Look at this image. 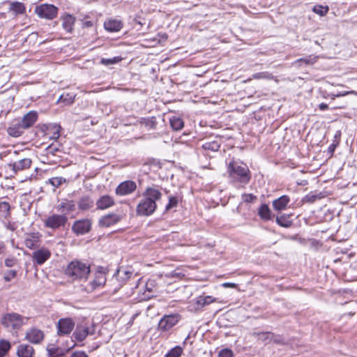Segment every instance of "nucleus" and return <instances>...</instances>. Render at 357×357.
Wrapping results in <instances>:
<instances>
[{"instance_id": "1a4fd4ad", "label": "nucleus", "mask_w": 357, "mask_h": 357, "mask_svg": "<svg viewBox=\"0 0 357 357\" xmlns=\"http://www.w3.org/2000/svg\"><path fill=\"white\" fill-rule=\"evenodd\" d=\"M92 222L89 219L76 220L73 226L72 231L77 235H84L90 231Z\"/></svg>"}, {"instance_id": "f257e3e1", "label": "nucleus", "mask_w": 357, "mask_h": 357, "mask_svg": "<svg viewBox=\"0 0 357 357\" xmlns=\"http://www.w3.org/2000/svg\"><path fill=\"white\" fill-rule=\"evenodd\" d=\"M143 198L138 203L136 214L139 216H149L157 208L156 202L162 197V193L156 188L148 187L142 193Z\"/></svg>"}, {"instance_id": "8fccbe9b", "label": "nucleus", "mask_w": 357, "mask_h": 357, "mask_svg": "<svg viewBox=\"0 0 357 357\" xmlns=\"http://www.w3.org/2000/svg\"><path fill=\"white\" fill-rule=\"evenodd\" d=\"M17 275V271L15 270H10L5 273L3 279L6 282H10L12 279Z\"/></svg>"}, {"instance_id": "a18cd8bd", "label": "nucleus", "mask_w": 357, "mask_h": 357, "mask_svg": "<svg viewBox=\"0 0 357 357\" xmlns=\"http://www.w3.org/2000/svg\"><path fill=\"white\" fill-rule=\"evenodd\" d=\"M121 60H122V58L120 56H114V57L110 58V59L102 58V59H101L100 63L105 66H110V65L117 63L119 61H121Z\"/></svg>"}, {"instance_id": "864d4df0", "label": "nucleus", "mask_w": 357, "mask_h": 357, "mask_svg": "<svg viewBox=\"0 0 357 357\" xmlns=\"http://www.w3.org/2000/svg\"><path fill=\"white\" fill-rule=\"evenodd\" d=\"M242 198L246 203H252L257 199V197L252 194H243Z\"/></svg>"}, {"instance_id": "c9c22d12", "label": "nucleus", "mask_w": 357, "mask_h": 357, "mask_svg": "<svg viewBox=\"0 0 357 357\" xmlns=\"http://www.w3.org/2000/svg\"><path fill=\"white\" fill-rule=\"evenodd\" d=\"M11 348L9 341L1 339L0 340V357H4Z\"/></svg>"}, {"instance_id": "e433bc0d", "label": "nucleus", "mask_w": 357, "mask_h": 357, "mask_svg": "<svg viewBox=\"0 0 357 357\" xmlns=\"http://www.w3.org/2000/svg\"><path fill=\"white\" fill-rule=\"evenodd\" d=\"M132 274V273L129 271L118 269L116 273V277L117 280H121L123 283L128 280Z\"/></svg>"}, {"instance_id": "20e7f679", "label": "nucleus", "mask_w": 357, "mask_h": 357, "mask_svg": "<svg viewBox=\"0 0 357 357\" xmlns=\"http://www.w3.org/2000/svg\"><path fill=\"white\" fill-rule=\"evenodd\" d=\"M24 317L15 312L6 313L1 319V325L10 333H17L24 324Z\"/></svg>"}, {"instance_id": "9d476101", "label": "nucleus", "mask_w": 357, "mask_h": 357, "mask_svg": "<svg viewBox=\"0 0 357 357\" xmlns=\"http://www.w3.org/2000/svg\"><path fill=\"white\" fill-rule=\"evenodd\" d=\"M179 319L180 316L178 314L165 315L159 321L158 328L162 331H167L175 326Z\"/></svg>"}, {"instance_id": "2eb2a0df", "label": "nucleus", "mask_w": 357, "mask_h": 357, "mask_svg": "<svg viewBox=\"0 0 357 357\" xmlns=\"http://www.w3.org/2000/svg\"><path fill=\"white\" fill-rule=\"evenodd\" d=\"M137 188L136 183L132 181H126L121 183L116 188V194L120 196L132 193Z\"/></svg>"}, {"instance_id": "4d7b16f0", "label": "nucleus", "mask_w": 357, "mask_h": 357, "mask_svg": "<svg viewBox=\"0 0 357 357\" xmlns=\"http://www.w3.org/2000/svg\"><path fill=\"white\" fill-rule=\"evenodd\" d=\"M70 357H89L84 351H75L72 354Z\"/></svg>"}, {"instance_id": "cd10ccee", "label": "nucleus", "mask_w": 357, "mask_h": 357, "mask_svg": "<svg viewBox=\"0 0 357 357\" xmlns=\"http://www.w3.org/2000/svg\"><path fill=\"white\" fill-rule=\"evenodd\" d=\"M258 215L260 218L264 221L271 220L273 218V214L266 204H262L258 210Z\"/></svg>"}, {"instance_id": "69168bd1", "label": "nucleus", "mask_w": 357, "mask_h": 357, "mask_svg": "<svg viewBox=\"0 0 357 357\" xmlns=\"http://www.w3.org/2000/svg\"><path fill=\"white\" fill-rule=\"evenodd\" d=\"M184 275L183 274H181V273H179V272H177L176 270L172 271L171 273V276L172 277H181V276H183Z\"/></svg>"}, {"instance_id": "13d9d810", "label": "nucleus", "mask_w": 357, "mask_h": 357, "mask_svg": "<svg viewBox=\"0 0 357 357\" xmlns=\"http://www.w3.org/2000/svg\"><path fill=\"white\" fill-rule=\"evenodd\" d=\"M93 25V22L91 20H84L82 22V26L85 28L91 27Z\"/></svg>"}, {"instance_id": "f03ea898", "label": "nucleus", "mask_w": 357, "mask_h": 357, "mask_svg": "<svg viewBox=\"0 0 357 357\" xmlns=\"http://www.w3.org/2000/svg\"><path fill=\"white\" fill-rule=\"evenodd\" d=\"M227 172L230 181L233 183L247 184L251 178L250 172L248 166L243 162L234 160L228 163Z\"/></svg>"}, {"instance_id": "3c124183", "label": "nucleus", "mask_w": 357, "mask_h": 357, "mask_svg": "<svg viewBox=\"0 0 357 357\" xmlns=\"http://www.w3.org/2000/svg\"><path fill=\"white\" fill-rule=\"evenodd\" d=\"M218 357H234V353L231 349L225 348L219 351Z\"/></svg>"}, {"instance_id": "5701e85b", "label": "nucleus", "mask_w": 357, "mask_h": 357, "mask_svg": "<svg viewBox=\"0 0 357 357\" xmlns=\"http://www.w3.org/2000/svg\"><path fill=\"white\" fill-rule=\"evenodd\" d=\"M62 21L61 26L67 33H72L73 31L75 17L70 14H66L61 17Z\"/></svg>"}, {"instance_id": "0e129e2a", "label": "nucleus", "mask_w": 357, "mask_h": 357, "mask_svg": "<svg viewBox=\"0 0 357 357\" xmlns=\"http://www.w3.org/2000/svg\"><path fill=\"white\" fill-rule=\"evenodd\" d=\"M318 107H319V109L321 111H324L328 108V105L326 103H324V102L320 103Z\"/></svg>"}, {"instance_id": "c756f323", "label": "nucleus", "mask_w": 357, "mask_h": 357, "mask_svg": "<svg viewBox=\"0 0 357 357\" xmlns=\"http://www.w3.org/2000/svg\"><path fill=\"white\" fill-rule=\"evenodd\" d=\"M252 335L257 337V340L261 341L265 344L271 342V332H254Z\"/></svg>"}, {"instance_id": "b1692460", "label": "nucleus", "mask_w": 357, "mask_h": 357, "mask_svg": "<svg viewBox=\"0 0 357 357\" xmlns=\"http://www.w3.org/2000/svg\"><path fill=\"white\" fill-rule=\"evenodd\" d=\"M290 198L288 195H282L273 201V208L274 210L281 211L287 208Z\"/></svg>"}, {"instance_id": "4468645a", "label": "nucleus", "mask_w": 357, "mask_h": 357, "mask_svg": "<svg viewBox=\"0 0 357 357\" xmlns=\"http://www.w3.org/2000/svg\"><path fill=\"white\" fill-rule=\"evenodd\" d=\"M26 129L19 119H14L7 128V133L13 137L22 136Z\"/></svg>"}, {"instance_id": "c85d7f7f", "label": "nucleus", "mask_w": 357, "mask_h": 357, "mask_svg": "<svg viewBox=\"0 0 357 357\" xmlns=\"http://www.w3.org/2000/svg\"><path fill=\"white\" fill-rule=\"evenodd\" d=\"M9 10L15 15H22L25 13L26 8L23 3L13 1L10 3Z\"/></svg>"}, {"instance_id": "423d86ee", "label": "nucleus", "mask_w": 357, "mask_h": 357, "mask_svg": "<svg viewBox=\"0 0 357 357\" xmlns=\"http://www.w3.org/2000/svg\"><path fill=\"white\" fill-rule=\"evenodd\" d=\"M35 13L41 18L52 20L58 13V8L52 4H41L36 6Z\"/></svg>"}, {"instance_id": "9b49d317", "label": "nucleus", "mask_w": 357, "mask_h": 357, "mask_svg": "<svg viewBox=\"0 0 357 357\" xmlns=\"http://www.w3.org/2000/svg\"><path fill=\"white\" fill-rule=\"evenodd\" d=\"M75 321L71 318H61L57 322V334L59 336L70 334L75 327Z\"/></svg>"}, {"instance_id": "f3484780", "label": "nucleus", "mask_w": 357, "mask_h": 357, "mask_svg": "<svg viewBox=\"0 0 357 357\" xmlns=\"http://www.w3.org/2000/svg\"><path fill=\"white\" fill-rule=\"evenodd\" d=\"M41 236L39 232L27 234L24 239L25 246L30 250L38 248L40 246Z\"/></svg>"}, {"instance_id": "6e6552de", "label": "nucleus", "mask_w": 357, "mask_h": 357, "mask_svg": "<svg viewBox=\"0 0 357 357\" xmlns=\"http://www.w3.org/2000/svg\"><path fill=\"white\" fill-rule=\"evenodd\" d=\"M123 217V214L109 213L99 219L98 225L100 227H109L119 222Z\"/></svg>"}, {"instance_id": "6ab92c4d", "label": "nucleus", "mask_w": 357, "mask_h": 357, "mask_svg": "<svg viewBox=\"0 0 357 357\" xmlns=\"http://www.w3.org/2000/svg\"><path fill=\"white\" fill-rule=\"evenodd\" d=\"M42 130L45 132L46 135H50V139L56 140L60 137L61 126L56 123L44 124Z\"/></svg>"}, {"instance_id": "f704fd0d", "label": "nucleus", "mask_w": 357, "mask_h": 357, "mask_svg": "<svg viewBox=\"0 0 357 357\" xmlns=\"http://www.w3.org/2000/svg\"><path fill=\"white\" fill-rule=\"evenodd\" d=\"M324 196L322 192L317 193L311 192L306 195L303 199V201L307 203H313L317 199H321Z\"/></svg>"}, {"instance_id": "bf43d9fd", "label": "nucleus", "mask_w": 357, "mask_h": 357, "mask_svg": "<svg viewBox=\"0 0 357 357\" xmlns=\"http://www.w3.org/2000/svg\"><path fill=\"white\" fill-rule=\"evenodd\" d=\"M153 281L149 282L146 284V289L148 291L151 292L153 291Z\"/></svg>"}, {"instance_id": "37998d69", "label": "nucleus", "mask_w": 357, "mask_h": 357, "mask_svg": "<svg viewBox=\"0 0 357 357\" xmlns=\"http://www.w3.org/2000/svg\"><path fill=\"white\" fill-rule=\"evenodd\" d=\"M214 299L212 298V296H199L197 298L196 303L201 307H204L206 305H208L211 303Z\"/></svg>"}, {"instance_id": "bb28decb", "label": "nucleus", "mask_w": 357, "mask_h": 357, "mask_svg": "<svg viewBox=\"0 0 357 357\" xmlns=\"http://www.w3.org/2000/svg\"><path fill=\"white\" fill-rule=\"evenodd\" d=\"M123 24L121 21L109 20L104 23L105 29L110 32H116L121 29Z\"/></svg>"}, {"instance_id": "338daca9", "label": "nucleus", "mask_w": 357, "mask_h": 357, "mask_svg": "<svg viewBox=\"0 0 357 357\" xmlns=\"http://www.w3.org/2000/svg\"><path fill=\"white\" fill-rule=\"evenodd\" d=\"M4 249H5L4 243L2 241H0V254H1L3 252Z\"/></svg>"}, {"instance_id": "4c0bfd02", "label": "nucleus", "mask_w": 357, "mask_h": 357, "mask_svg": "<svg viewBox=\"0 0 357 357\" xmlns=\"http://www.w3.org/2000/svg\"><path fill=\"white\" fill-rule=\"evenodd\" d=\"M66 179L63 177H52L46 181L47 184L52 185L54 188H57L63 183H66Z\"/></svg>"}, {"instance_id": "ea45409f", "label": "nucleus", "mask_w": 357, "mask_h": 357, "mask_svg": "<svg viewBox=\"0 0 357 357\" xmlns=\"http://www.w3.org/2000/svg\"><path fill=\"white\" fill-rule=\"evenodd\" d=\"M10 215V205L6 202H0V216L4 218Z\"/></svg>"}, {"instance_id": "0eeeda50", "label": "nucleus", "mask_w": 357, "mask_h": 357, "mask_svg": "<svg viewBox=\"0 0 357 357\" xmlns=\"http://www.w3.org/2000/svg\"><path fill=\"white\" fill-rule=\"evenodd\" d=\"M31 165L32 160L30 158H22L16 161L10 162L8 164V166L15 174H17L20 172L29 169Z\"/></svg>"}, {"instance_id": "c03bdc74", "label": "nucleus", "mask_w": 357, "mask_h": 357, "mask_svg": "<svg viewBox=\"0 0 357 357\" xmlns=\"http://www.w3.org/2000/svg\"><path fill=\"white\" fill-rule=\"evenodd\" d=\"M75 100V96L71 93H63L60 96L58 102H64L66 105H70Z\"/></svg>"}, {"instance_id": "39448f33", "label": "nucleus", "mask_w": 357, "mask_h": 357, "mask_svg": "<svg viewBox=\"0 0 357 357\" xmlns=\"http://www.w3.org/2000/svg\"><path fill=\"white\" fill-rule=\"evenodd\" d=\"M68 218L65 214L53 213L49 215L44 221V225L47 228L54 230L64 228Z\"/></svg>"}, {"instance_id": "6e6d98bb", "label": "nucleus", "mask_w": 357, "mask_h": 357, "mask_svg": "<svg viewBox=\"0 0 357 357\" xmlns=\"http://www.w3.org/2000/svg\"><path fill=\"white\" fill-rule=\"evenodd\" d=\"M47 151L49 153L54 155L56 152L59 151V149L53 144H51L50 146H47Z\"/></svg>"}, {"instance_id": "7c9ffc66", "label": "nucleus", "mask_w": 357, "mask_h": 357, "mask_svg": "<svg viewBox=\"0 0 357 357\" xmlns=\"http://www.w3.org/2000/svg\"><path fill=\"white\" fill-rule=\"evenodd\" d=\"M169 123L171 128L175 131H178L181 130L184 126V122L183 119L176 116H172L169 119Z\"/></svg>"}, {"instance_id": "72a5a7b5", "label": "nucleus", "mask_w": 357, "mask_h": 357, "mask_svg": "<svg viewBox=\"0 0 357 357\" xmlns=\"http://www.w3.org/2000/svg\"><path fill=\"white\" fill-rule=\"evenodd\" d=\"M276 222L280 226L285 228H289L292 225V221L289 220V216L282 215L276 218Z\"/></svg>"}, {"instance_id": "603ef678", "label": "nucleus", "mask_w": 357, "mask_h": 357, "mask_svg": "<svg viewBox=\"0 0 357 357\" xmlns=\"http://www.w3.org/2000/svg\"><path fill=\"white\" fill-rule=\"evenodd\" d=\"M271 342H273L274 343L278 344H284V340L282 335H275L273 333H272V336H271Z\"/></svg>"}, {"instance_id": "09e8293b", "label": "nucleus", "mask_w": 357, "mask_h": 357, "mask_svg": "<svg viewBox=\"0 0 357 357\" xmlns=\"http://www.w3.org/2000/svg\"><path fill=\"white\" fill-rule=\"evenodd\" d=\"M177 204H178L177 197H174V196L169 197V202L165 206V211H169L171 208L176 207L177 206Z\"/></svg>"}, {"instance_id": "a878e982", "label": "nucleus", "mask_w": 357, "mask_h": 357, "mask_svg": "<svg viewBox=\"0 0 357 357\" xmlns=\"http://www.w3.org/2000/svg\"><path fill=\"white\" fill-rule=\"evenodd\" d=\"M75 203L73 200H66L65 202H62L60 204L57 206V210L59 211H61L66 215L73 212L75 210Z\"/></svg>"}, {"instance_id": "680f3d73", "label": "nucleus", "mask_w": 357, "mask_h": 357, "mask_svg": "<svg viewBox=\"0 0 357 357\" xmlns=\"http://www.w3.org/2000/svg\"><path fill=\"white\" fill-rule=\"evenodd\" d=\"M354 93H355L354 91L340 92V93H337L335 95V96H337V97H342V96H346L347 94Z\"/></svg>"}, {"instance_id": "393cba45", "label": "nucleus", "mask_w": 357, "mask_h": 357, "mask_svg": "<svg viewBox=\"0 0 357 357\" xmlns=\"http://www.w3.org/2000/svg\"><path fill=\"white\" fill-rule=\"evenodd\" d=\"M77 205L79 210L88 211L93 206V201L90 196L84 195L78 200Z\"/></svg>"}, {"instance_id": "774afa93", "label": "nucleus", "mask_w": 357, "mask_h": 357, "mask_svg": "<svg viewBox=\"0 0 357 357\" xmlns=\"http://www.w3.org/2000/svg\"><path fill=\"white\" fill-rule=\"evenodd\" d=\"M335 95L336 94H333V93L331 94V98L334 100L337 97V96H335Z\"/></svg>"}, {"instance_id": "412c9836", "label": "nucleus", "mask_w": 357, "mask_h": 357, "mask_svg": "<svg viewBox=\"0 0 357 357\" xmlns=\"http://www.w3.org/2000/svg\"><path fill=\"white\" fill-rule=\"evenodd\" d=\"M106 282L105 273L98 271L96 273L94 278L89 282L88 291H92L98 287L103 286Z\"/></svg>"}, {"instance_id": "79ce46f5", "label": "nucleus", "mask_w": 357, "mask_h": 357, "mask_svg": "<svg viewBox=\"0 0 357 357\" xmlns=\"http://www.w3.org/2000/svg\"><path fill=\"white\" fill-rule=\"evenodd\" d=\"M140 123L144 124V126L149 127L150 128H155L157 122L155 116H151L149 118H142L140 121Z\"/></svg>"}, {"instance_id": "2f4dec72", "label": "nucleus", "mask_w": 357, "mask_h": 357, "mask_svg": "<svg viewBox=\"0 0 357 357\" xmlns=\"http://www.w3.org/2000/svg\"><path fill=\"white\" fill-rule=\"evenodd\" d=\"M317 58L318 57L317 56L309 55L306 57L297 59L295 61L294 63L296 65L298 64V66H301L303 63L307 66L312 65L317 61Z\"/></svg>"}, {"instance_id": "aec40b11", "label": "nucleus", "mask_w": 357, "mask_h": 357, "mask_svg": "<svg viewBox=\"0 0 357 357\" xmlns=\"http://www.w3.org/2000/svg\"><path fill=\"white\" fill-rule=\"evenodd\" d=\"M115 202L112 197L107 195H102L96 202V209L105 210L113 206Z\"/></svg>"}, {"instance_id": "de8ad7c7", "label": "nucleus", "mask_w": 357, "mask_h": 357, "mask_svg": "<svg viewBox=\"0 0 357 357\" xmlns=\"http://www.w3.org/2000/svg\"><path fill=\"white\" fill-rule=\"evenodd\" d=\"M313 11L319 15L320 16H324L327 14L328 11V6H315L313 8Z\"/></svg>"}, {"instance_id": "dca6fc26", "label": "nucleus", "mask_w": 357, "mask_h": 357, "mask_svg": "<svg viewBox=\"0 0 357 357\" xmlns=\"http://www.w3.org/2000/svg\"><path fill=\"white\" fill-rule=\"evenodd\" d=\"M51 257V252L47 248H40L32 254L34 264L38 265L43 264Z\"/></svg>"}, {"instance_id": "a211bd4d", "label": "nucleus", "mask_w": 357, "mask_h": 357, "mask_svg": "<svg viewBox=\"0 0 357 357\" xmlns=\"http://www.w3.org/2000/svg\"><path fill=\"white\" fill-rule=\"evenodd\" d=\"M38 119V114L35 110L29 111L19 119L26 130L31 128Z\"/></svg>"}, {"instance_id": "052dcab7", "label": "nucleus", "mask_w": 357, "mask_h": 357, "mask_svg": "<svg viewBox=\"0 0 357 357\" xmlns=\"http://www.w3.org/2000/svg\"><path fill=\"white\" fill-rule=\"evenodd\" d=\"M222 286L224 287L236 288L237 287V284L232 282H225L222 284Z\"/></svg>"}, {"instance_id": "4be33fe9", "label": "nucleus", "mask_w": 357, "mask_h": 357, "mask_svg": "<svg viewBox=\"0 0 357 357\" xmlns=\"http://www.w3.org/2000/svg\"><path fill=\"white\" fill-rule=\"evenodd\" d=\"M34 353L33 347L27 344H20L17 347V357H33Z\"/></svg>"}, {"instance_id": "e2e57ef3", "label": "nucleus", "mask_w": 357, "mask_h": 357, "mask_svg": "<svg viewBox=\"0 0 357 357\" xmlns=\"http://www.w3.org/2000/svg\"><path fill=\"white\" fill-rule=\"evenodd\" d=\"M336 146H337V144H331L328 146V151L332 155L334 153V151L336 149Z\"/></svg>"}, {"instance_id": "58836bf2", "label": "nucleus", "mask_w": 357, "mask_h": 357, "mask_svg": "<svg viewBox=\"0 0 357 357\" xmlns=\"http://www.w3.org/2000/svg\"><path fill=\"white\" fill-rule=\"evenodd\" d=\"M47 351L49 357H59L63 356V353L59 351V348L54 344H49L47 347Z\"/></svg>"}, {"instance_id": "473e14b6", "label": "nucleus", "mask_w": 357, "mask_h": 357, "mask_svg": "<svg viewBox=\"0 0 357 357\" xmlns=\"http://www.w3.org/2000/svg\"><path fill=\"white\" fill-rule=\"evenodd\" d=\"M220 147V143L218 141H210L206 142L202 144V148L204 150L211 151H218Z\"/></svg>"}, {"instance_id": "5fc2aeb1", "label": "nucleus", "mask_w": 357, "mask_h": 357, "mask_svg": "<svg viewBox=\"0 0 357 357\" xmlns=\"http://www.w3.org/2000/svg\"><path fill=\"white\" fill-rule=\"evenodd\" d=\"M5 266L7 267H13L17 263V259L15 257L7 258L5 259Z\"/></svg>"}, {"instance_id": "7ed1b4c3", "label": "nucleus", "mask_w": 357, "mask_h": 357, "mask_svg": "<svg viewBox=\"0 0 357 357\" xmlns=\"http://www.w3.org/2000/svg\"><path fill=\"white\" fill-rule=\"evenodd\" d=\"M89 273V265L77 260L71 261L65 270L66 275L73 281L86 280Z\"/></svg>"}, {"instance_id": "49530a36", "label": "nucleus", "mask_w": 357, "mask_h": 357, "mask_svg": "<svg viewBox=\"0 0 357 357\" xmlns=\"http://www.w3.org/2000/svg\"><path fill=\"white\" fill-rule=\"evenodd\" d=\"M252 77L256 79H273L274 77L271 73H270L267 71H265V72H260V73H255V74H253Z\"/></svg>"}, {"instance_id": "ddd939ff", "label": "nucleus", "mask_w": 357, "mask_h": 357, "mask_svg": "<svg viewBox=\"0 0 357 357\" xmlns=\"http://www.w3.org/2000/svg\"><path fill=\"white\" fill-rule=\"evenodd\" d=\"M44 333L37 328H31L25 334V340L32 344H40L44 339Z\"/></svg>"}, {"instance_id": "a19ab883", "label": "nucleus", "mask_w": 357, "mask_h": 357, "mask_svg": "<svg viewBox=\"0 0 357 357\" xmlns=\"http://www.w3.org/2000/svg\"><path fill=\"white\" fill-rule=\"evenodd\" d=\"M183 348L180 346H176L169 351L165 357H181L183 354Z\"/></svg>"}, {"instance_id": "f8f14e48", "label": "nucleus", "mask_w": 357, "mask_h": 357, "mask_svg": "<svg viewBox=\"0 0 357 357\" xmlns=\"http://www.w3.org/2000/svg\"><path fill=\"white\" fill-rule=\"evenodd\" d=\"M93 332L94 330L91 331L86 325L78 324L73 333V337L77 342H82L89 335H93Z\"/></svg>"}]
</instances>
